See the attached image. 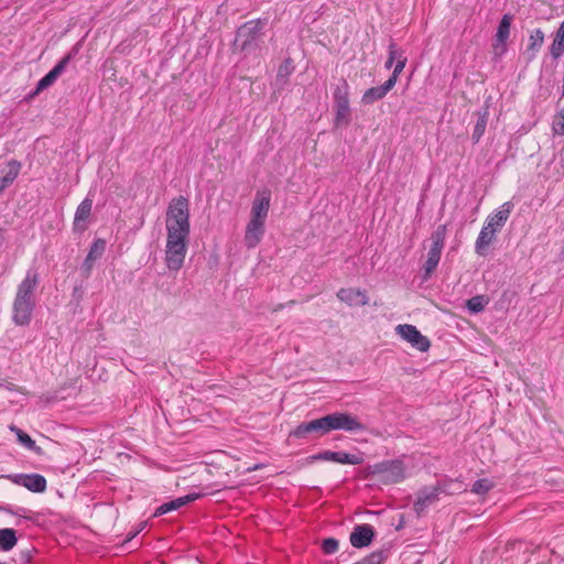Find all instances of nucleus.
Returning a JSON list of instances; mask_svg holds the SVG:
<instances>
[{"label": "nucleus", "mask_w": 564, "mask_h": 564, "mask_svg": "<svg viewBox=\"0 0 564 564\" xmlns=\"http://www.w3.org/2000/svg\"><path fill=\"white\" fill-rule=\"evenodd\" d=\"M333 108L349 106V97H333Z\"/></svg>", "instance_id": "nucleus-45"}, {"label": "nucleus", "mask_w": 564, "mask_h": 564, "mask_svg": "<svg viewBox=\"0 0 564 564\" xmlns=\"http://www.w3.org/2000/svg\"><path fill=\"white\" fill-rule=\"evenodd\" d=\"M367 479L377 478L386 485L399 484L405 479V465L401 459H388L368 465L364 469Z\"/></svg>", "instance_id": "nucleus-4"}, {"label": "nucleus", "mask_w": 564, "mask_h": 564, "mask_svg": "<svg viewBox=\"0 0 564 564\" xmlns=\"http://www.w3.org/2000/svg\"><path fill=\"white\" fill-rule=\"evenodd\" d=\"M513 206V203L506 202L495 214L487 217L475 243V252L478 256L484 257L487 254L488 248L496 237V232L505 226Z\"/></svg>", "instance_id": "nucleus-3"}, {"label": "nucleus", "mask_w": 564, "mask_h": 564, "mask_svg": "<svg viewBox=\"0 0 564 564\" xmlns=\"http://www.w3.org/2000/svg\"><path fill=\"white\" fill-rule=\"evenodd\" d=\"M93 209V199L86 196L82 203L77 206L74 221L73 231L75 234H83L88 229L90 223V215Z\"/></svg>", "instance_id": "nucleus-12"}, {"label": "nucleus", "mask_w": 564, "mask_h": 564, "mask_svg": "<svg viewBox=\"0 0 564 564\" xmlns=\"http://www.w3.org/2000/svg\"><path fill=\"white\" fill-rule=\"evenodd\" d=\"M489 300L485 295H476L469 299L466 303V307L470 313L477 314L485 310Z\"/></svg>", "instance_id": "nucleus-33"}, {"label": "nucleus", "mask_w": 564, "mask_h": 564, "mask_svg": "<svg viewBox=\"0 0 564 564\" xmlns=\"http://www.w3.org/2000/svg\"><path fill=\"white\" fill-rule=\"evenodd\" d=\"M265 19H254L242 23L236 31L232 51L245 56L259 54L264 46Z\"/></svg>", "instance_id": "nucleus-2"}, {"label": "nucleus", "mask_w": 564, "mask_h": 564, "mask_svg": "<svg viewBox=\"0 0 564 564\" xmlns=\"http://www.w3.org/2000/svg\"><path fill=\"white\" fill-rule=\"evenodd\" d=\"M293 69L294 66L292 65V59L289 57L279 66L276 73V82L281 85H285Z\"/></svg>", "instance_id": "nucleus-34"}, {"label": "nucleus", "mask_w": 564, "mask_h": 564, "mask_svg": "<svg viewBox=\"0 0 564 564\" xmlns=\"http://www.w3.org/2000/svg\"><path fill=\"white\" fill-rule=\"evenodd\" d=\"M200 497H202L200 494L191 492L183 497H178L171 501L164 502L155 509L154 517L163 516L171 511L178 510L180 508L186 506L189 502L197 500Z\"/></svg>", "instance_id": "nucleus-19"}, {"label": "nucleus", "mask_w": 564, "mask_h": 564, "mask_svg": "<svg viewBox=\"0 0 564 564\" xmlns=\"http://www.w3.org/2000/svg\"><path fill=\"white\" fill-rule=\"evenodd\" d=\"M446 234V225H438L431 235L432 245L427 252V259L423 265L425 280L431 276L440 263L442 250L445 245Z\"/></svg>", "instance_id": "nucleus-6"}, {"label": "nucleus", "mask_w": 564, "mask_h": 564, "mask_svg": "<svg viewBox=\"0 0 564 564\" xmlns=\"http://www.w3.org/2000/svg\"><path fill=\"white\" fill-rule=\"evenodd\" d=\"M408 62V57L405 55V52L398 47L395 44V59H394V68L389 77V79H393L392 82L397 84L399 75L403 72L405 65Z\"/></svg>", "instance_id": "nucleus-31"}, {"label": "nucleus", "mask_w": 564, "mask_h": 564, "mask_svg": "<svg viewBox=\"0 0 564 564\" xmlns=\"http://www.w3.org/2000/svg\"><path fill=\"white\" fill-rule=\"evenodd\" d=\"M436 490H438L440 495H456L462 492L463 484L457 479L452 478H442L438 479L436 482Z\"/></svg>", "instance_id": "nucleus-26"}, {"label": "nucleus", "mask_w": 564, "mask_h": 564, "mask_svg": "<svg viewBox=\"0 0 564 564\" xmlns=\"http://www.w3.org/2000/svg\"><path fill=\"white\" fill-rule=\"evenodd\" d=\"M549 52L552 58L555 61L564 54V20L554 34V39L549 47Z\"/></svg>", "instance_id": "nucleus-25"}, {"label": "nucleus", "mask_w": 564, "mask_h": 564, "mask_svg": "<svg viewBox=\"0 0 564 564\" xmlns=\"http://www.w3.org/2000/svg\"><path fill=\"white\" fill-rule=\"evenodd\" d=\"M18 543L17 531L11 528L0 529V551L8 552Z\"/></svg>", "instance_id": "nucleus-28"}, {"label": "nucleus", "mask_w": 564, "mask_h": 564, "mask_svg": "<svg viewBox=\"0 0 564 564\" xmlns=\"http://www.w3.org/2000/svg\"><path fill=\"white\" fill-rule=\"evenodd\" d=\"M492 481H490L487 478H481L474 482L471 487V492L477 495H485L492 488Z\"/></svg>", "instance_id": "nucleus-36"}, {"label": "nucleus", "mask_w": 564, "mask_h": 564, "mask_svg": "<svg viewBox=\"0 0 564 564\" xmlns=\"http://www.w3.org/2000/svg\"><path fill=\"white\" fill-rule=\"evenodd\" d=\"M77 53L75 48H73L68 54H66L62 59L45 75L43 76L36 84L35 90L31 94V96H35L39 93L51 87L58 76L66 69L67 65Z\"/></svg>", "instance_id": "nucleus-10"}, {"label": "nucleus", "mask_w": 564, "mask_h": 564, "mask_svg": "<svg viewBox=\"0 0 564 564\" xmlns=\"http://www.w3.org/2000/svg\"><path fill=\"white\" fill-rule=\"evenodd\" d=\"M327 433V424L325 423V417L322 416L308 422H302L290 432L289 436L297 440H307L311 434L323 436Z\"/></svg>", "instance_id": "nucleus-9"}, {"label": "nucleus", "mask_w": 564, "mask_h": 564, "mask_svg": "<svg viewBox=\"0 0 564 564\" xmlns=\"http://www.w3.org/2000/svg\"><path fill=\"white\" fill-rule=\"evenodd\" d=\"M334 126L336 128L347 127L351 121L350 106L334 108Z\"/></svg>", "instance_id": "nucleus-32"}, {"label": "nucleus", "mask_w": 564, "mask_h": 564, "mask_svg": "<svg viewBox=\"0 0 564 564\" xmlns=\"http://www.w3.org/2000/svg\"><path fill=\"white\" fill-rule=\"evenodd\" d=\"M544 32L541 29L531 31L529 35V43L525 50L528 61L531 62L536 57V53L540 51L544 43Z\"/></svg>", "instance_id": "nucleus-23"}, {"label": "nucleus", "mask_w": 564, "mask_h": 564, "mask_svg": "<svg viewBox=\"0 0 564 564\" xmlns=\"http://www.w3.org/2000/svg\"><path fill=\"white\" fill-rule=\"evenodd\" d=\"M35 552H36V550L33 546H30L25 550H21L18 554L19 562H21L23 564H30L33 560V555Z\"/></svg>", "instance_id": "nucleus-41"}, {"label": "nucleus", "mask_w": 564, "mask_h": 564, "mask_svg": "<svg viewBox=\"0 0 564 564\" xmlns=\"http://www.w3.org/2000/svg\"><path fill=\"white\" fill-rule=\"evenodd\" d=\"M0 387H2V383H0Z\"/></svg>", "instance_id": "nucleus-50"}, {"label": "nucleus", "mask_w": 564, "mask_h": 564, "mask_svg": "<svg viewBox=\"0 0 564 564\" xmlns=\"http://www.w3.org/2000/svg\"><path fill=\"white\" fill-rule=\"evenodd\" d=\"M11 431H13L17 435L18 442L26 447L28 449L32 451L33 453L37 455L43 454V449L36 445L35 441L31 438V436L22 431L21 429L17 426H11Z\"/></svg>", "instance_id": "nucleus-29"}, {"label": "nucleus", "mask_w": 564, "mask_h": 564, "mask_svg": "<svg viewBox=\"0 0 564 564\" xmlns=\"http://www.w3.org/2000/svg\"><path fill=\"white\" fill-rule=\"evenodd\" d=\"M271 203V191H258L251 205V219L265 221Z\"/></svg>", "instance_id": "nucleus-14"}, {"label": "nucleus", "mask_w": 564, "mask_h": 564, "mask_svg": "<svg viewBox=\"0 0 564 564\" xmlns=\"http://www.w3.org/2000/svg\"><path fill=\"white\" fill-rule=\"evenodd\" d=\"M144 527H145V523H141L139 532H140L141 530H143V528H144Z\"/></svg>", "instance_id": "nucleus-49"}, {"label": "nucleus", "mask_w": 564, "mask_h": 564, "mask_svg": "<svg viewBox=\"0 0 564 564\" xmlns=\"http://www.w3.org/2000/svg\"><path fill=\"white\" fill-rule=\"evenodd\" d=\"M41 278L35 268H30L17 285L12 303V322L17 326H29L36 307V291Z\"/></svg>", "instance_id": "nucleus-1"}, {"label": "nucleus", "mask_w": 564, "mask_h": 564, "mask_svg": "<svg viewBox=\"0 0 564 564\" xmlns=\"http://www.w3.org/2000/svg\"><path fill=\"white\" fill-rule=\"evenodd\" d=\"M7 173L0 177V195L17 180L21 172L22 164L18 160L12 159L9 161Z\"/></svg>", "instance_id": "nucleus-24"}, {"label": "nucleus", "mask_w": 564, "mask_h": 564, "mask_svg": "<svg viewBox=\"0 0 564 564\" xmlns=\"http://www.w3.org/2000/svg\"><path fill=\"white\" fill-rule=\"evenodd\" d=\"M333 97H349V85L345 78H341L335 87Z\"/></svg>", "instance_id": "nucleus-40"}, {"label": "nucleus", "mask_w": 564, "mask_h": 564, "mask_svg": "<svg viewBox=\"0 0 564 564\" xmlns=\"http://www.w3.org/2000/svg\"><path fill=\"white\" fill-rule=\"evenodd\" d=\"M138 533H139V531H137V532H134V533H130V536H129V539H128V540L133 539Z\"/></svg>", "instance_id": "nucleus-48"}, {"label": "nucleus", "mask_w": 564, "mask_h": 564, "mask_svg": "<svg viewBox=\"0 0 564 564\" xmlns=\"http://www.w3.org/2000/svg\"><path fill=\"white\" fill-rule=\"evenodd\" d=\"M325 423L327 424L328 433L336 430L345 432H364L366 425L362 424L357 416L348 412H334L324 415Z\"/></svg>", "instance_id": "nucleus-7"}, {"label": "nucleus", "mask_w": 564, "mask_h": 564, "mask_svg": "<svg viewBox=\"0 0 564 564\" xmlns=\"http://www.w3.org/2000/svg\"><path fill=\"white\" fill-rule=\"evenodd\" d=\"M478 119H477V122L474 127V131H473V134H471V140L474 143H478L479 140L481 139V137L484 135L485 133V130H486V127H487V122H488V117H489V109L488 107H485L482 109V111H478Z\"/></svg>", "instance_id": "nucleus-27"}, {"label": "nucleus", "mask_w": 564, "mask_h": 564, "mask_svg": "<svg viewBox=\"0 0 564 564\" xmlns=\"http://www.w3.org/2000/svg\"><path fill=\"white\" fill-rule=\"evenodd\" d=\"M337 463L339 464H349V465H360L364 463V454H350L346 452H337Z\"/></svg>", "instance_id": "nucleus-35"}, {"label": "nucleus", "mask_w": 564, "mask_h": 564, "mask_svg": "<svg viewBox=\"0 0 564 564\" xmlns=\"http://www.w3.org/2000/svg\"><path fill=\"white\" fill-rule=\"evenodd\" d=\"M166 245H188L189 231L166 228Z\"/></svg>", "instance_id": "nucleus-30"}, {"label": "nucleus", "mask_w": 564, "mask_h": 564, "mask_svg": "<svg viewBox=\"0 0 564 564\" xmlns=\"http://www.w3.org/2000/svg\"><path fill=\"white\" fill-rule=\"evenodd\" d=\"M512 19H513V17L510 13H506L502 15V18L498 24L497 32L495 35V41L492 44L495 50H497L499 46H501L502 52L506 51V43L510 36V28H511Z\"/></svg>", "instance_id": "nucleus-22"}, {"label": "nucleus", "mask_w": 564, "mask_h": 564, "mask_svg": "<svg viewBox=\"0 0 564 564\" xmlns=\"http://www.w3.org/2000/svg\"><path fill=\"white\" fill-rule=\"evenodd\" d=\"M83 296H84V291H83L82 285H75L73 288V292H72L73 301L79 303L83 300Z\"/></svg>", "instance_id": "nucleus-44"}, {"label": "nucleus", "mask_w": 564, "mask_h": 564, "mask_svg": "<svg viewBox=\"0 0 564 564\" xmlns=\"http://www.w3.org/2000/svg\"><path fill=\"white\" fill-rule=\"evenodd\" d=\"M7 389H8V390H10V391H15V390H17V387H15V384H13V383H9V384L7 386Z\"/></svg>", "instance_id": "nucleus-46"}, {"label": "nucleus", "mask_w": 564, "mask_h": 564, "mask_svg": "<svg viewBox=\"0 0 564 564\" xmlns=\"http://www.w3.org/2000/svg\"><path fill=\"white\" fill-rule=\"evenodd\" d=\"M440 492L436 490V486L433 487H423L417 492V498L413 503V510L415 511L417 517H421L425 509L438 500Z\"/></svg>", "instance_id": "nucleus-18"}, {"label": "nucleus", "mask_w": 564, "mask_h": 564, "mask_svg": "<svg viewBox=\"0 0 564 564\" xmlns=\"http://www.w3.org/2000/svg\"><path fill=\"white\" fill-rule=\"evenodd\" d=\"M0 511L12 514V516L22 517V513H25L28 510L23 507L13 508L11 505H4V506L0 507Z\"/></svg>", "instance_id": "nucleus-43"}, {"label": "nucleus", "mask_w": 564, "mask_h": 564, "mask_svg": "<svg viewBox=\"0 0 564 564\" xmlns=\"http://www.w3.org/2000/svg\"><path fill=\"white\" fill-rule=\"evenodd\" d=\"M339 542L335 538H326L322 541L321 549L324 554L330 555L338 551Z\"/></svg>", "instance_id": "nucleus-37"}, {"label": "nucleus", "mask_w": 564, "mask_h": 564, "mask_svg": "<svg viewBox=\"0 0 564 564\" xmlns=\"http://www.w3.org/2000/svg\"><path fill=\"white\" fill-rule=\"evenodd\" d=\"M337 297L348 304L349 306H365L369 302V297L365 291L356 289H340L337 292Z\"/></svg>", "instance_id": "nucleus-20"}, {"label": "nucleus", "mask_w": 564, "mask_h": 564, "mask_svg": "<svg viewBox=\"0 0 564 564\" xmlns=\"http://www.w3.org/2000/svg\"><path fill=\"white\" fill-rule=\"evenodd\" d=\"M397 334H399L404 340L410 343L412 347L417 350L425 352L431 347L430 339L422 335L421 332L413 325L403 324L395 327Z\"/></svg>", "instance_id": "nucleus-11"}, {"label": "nucleus", "mask_w": 564, "mask_h": 564, "mask_svg": "<svg viewBox=\"0 0 564 564\" xmlns=\"http://www.w3.org/2000/svg\"><path fill=\"white\" fill-rule=\"evenodd\" d=\"M552 129L554 134L564 135V108L555 115Z\"/></svg>", "instance_id": "nucleus-39"}, {"label": "nucleus", "mask_w": 564, "mask_h": 564, "mask_svg": "<svg viewBox=\"0 0 564 564\" xmlns=\"http://www.w3.org/2000/svg\"><path fill=\"white\" fill-rule=\"evenodd\" d=\"M395 59V42L393 40L390 41L388 46V58L384 63V67L390 69L394 65Z\"/></svg>", "instance_id": "nucleus-42"}, {"label": "nucleus", "mask_w": 564, "mask_h": 564, "mask_svg": "<svg viewBox=\"0 0 564 564\" xmlns=\"http://www.w3.org/2000/svg\"><path fill=\"white\" fill-rule=\"evenodd\" d=\"M106 249V240L101 238H97L90 245L89 251L82 263L80 271L85 278H88L91 273L94 264L97 259H99Z\"/></svg>", "instance_id": "nucleus-15"}, {"label": "nucleus", "mask_w": 564, "mask_h": 564, "mask_svg": "<svg viewBox=\"0 0 564 564\" xmlns=\"http://www.w3.org/2000/svg\"><path fill=\"white\" fill-rule=\"evenodd\" d=\"M4 237L2 235V230L0 229V246L3 243Z\"/></svg>", "instance_id": "nucleus-47"}, {"label": "nucleus", "mask_w": 564, "mask_h": 564, "mask_svg": "<svg viewBox=\"0 0 564 564\" xmlns=\"http://www.w3.org/2000/svg\"><path fill=\"white\" fill-rule=\"evenodd\" d=\"M11 482L22 486L34 494H42L46 490L47 481L41 474H10L6 476Z\"/></svg>", "instance_id": "nucleus-8"}, {"label": "nucleus", "mask_w": 564, "mask_h": 564, "mask_svg": "<svg viewBox=\"0 0 564 564\" xmlns=\"http://www.w3.org/2000/svg\"><path fill=\"white\" fill-rule=\"evenodd\" d=\"M187 253V245H166L165 262L170 270L178 271L183 264Z\"/></svg>", "instance_id": "nucleus-16"}, {"label": "nucleus", "mask_w": 564, "mask_h": 564, "mask_svg": "<svg viewBox=\"0 0 564 564\" xmlns=\"http://www.w3.org/2000/svg\"><path fill=\"white\" fill-rule=\"evenodd\" d=\"M265 221L258 220V219H251L249 220L246 232H245V246L248 249L256 248L261 239L263 238L264 231H265Z\"/></svg>", "instance_id": "nucleus-17"}, {"label": "nucleus", "mask_w": 564, "mask_h": 564, "mask_svg": "<svg viewBox=\"0 0 564 564\" xmlns=\"http://www.w3.org/2000/svg\"><path fill=\"white\" fill-rule=\"evenodd\" d=\"M191 231L189 226V204L184 196L175 197L171 200L166 212V228Z\"/></svg>", "instance_id": "nucleus-5"}, {"label": "nucleus", "mask_w": 564, "mask_h": 564, "mask_svg": "<svg viewBox=\"0 0 564 564\" xmlns=\"http://www.w3.org/2000/svg\"><path fill=\"white\" fill-rule=\"evenodd\" d=\"M376 536V530L368 523L356 524L349 535L350 544L356 549L369 546Z\"/></svg>", "instance_id": "nucleus-13"}, {"label": "nucleus", "mask_w": 564, "mask_h": 564, "mask_svg": "<svg viewBox=\"0 0 564 564\" xmlns=\"http://www.w3.org/2000/svg\"><path fill=\"white\" fill-rule=\"evenodd\" d=\"M392 80L393 79L388 78L381 86L367 89L361 97V102L364 105H372L376 101L383 99L387 94L395 86V83Z\"/></svg>", "instance_id": "nucleus-21"}, {"label": "nucleus", "mask_w": 564, "mask_h": 564, "mask_svg": "<svg viewBox=\"0 0 564 564\" xmlns=\"http://www.w3.org/2000/svg\"><path fill=\"white\" fill-rule=\"evenodd\" d=\"M337 456H338L337 452L323 451V452H319L317 454H314V455L310 456L307 459L310 462L327 460V462L337 463Z\"/></svg>", "instance_id": "nucleus-38"}]
</instances>
